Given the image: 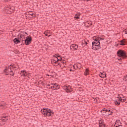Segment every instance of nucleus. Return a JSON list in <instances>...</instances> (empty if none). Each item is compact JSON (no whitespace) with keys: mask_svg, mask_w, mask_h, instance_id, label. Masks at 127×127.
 <instances>
[{"mask_svg":"<svg viewBox=\"0 0 127 127\" xmlns=\"http://www.w3.org/2000/svg\"><path fill=\"white\" fill-rule=\"evenodd\" d=\"M87 42H89V40H87Z\"/></svg>","mask_w":127,"mask_h":127,"instance_id":"52","label":"nucleus"},{"mask_svg":"<svg viewBox=\"0 0 127 127\" xmlns=\"http://www.w3.org/2000/svg\"><path fill=\"white\" fill-rule=\"evenodd\" d=\"M20 40H21V39L19 37H18V38H15L13 41L15 44H18V43H20Z\"/></svg>","mask_w":127,"mask_h":127,"instance_id":"6","label":"nucleus"},{"mask_svg":"<svg viewBox=\"0 0 127 127\" xmlns=\"http://www.w3.org/2000/svg\"><path fill=\"white\" fill-rule=\"evenodd\" d=\"M53 86H52V88H55V87H54V85H53Z\"/></svg>","mask_w":127,"mask_h":127,"instance_id":"42","label":"nucleus"},{"mask_svg":"<svg viewBox=\"0 0 127 127\" xmlns=\"http://www.w3.org/2000/svg\"><path fill=\"white\" fill-rule=\"evenodd\" d=\"M78 47H79L78 46V45L73 44L70 46V49H73L72 50L73 51H75V50H77Z\"/></svg>","mask_w":127,"mask_h":127,"instance_id":"5","label":"nucleus"},{"mask_svg":"<svg viewBox=\"0 0 127 127\" xmlns=\"http://www.w3.org/2000/svg\"><path fill=\"white\" fill-rule=\"evenodd\" d=\"M5 75H8V73H6Z\"/></svg>","mask_w":127,"mask_h":127,"instance_id":"48","label":"nucleus"},{"mask_svg":"<svg viewBox=\"0 0 127 127\" xmlns=\"http://www.w3.org/2000/svg\"><path fill=\"white\" fill-rule=\"evenodd\" d=\"M22 44H21V45H24V44H23V42H22Z\"/></svg>","mask_w":127,"mask_h":127,"instance_id":"40","label":"nucleus"},{"mask_svg":"<svg viewBox=\"0 0 127 127\" xmlns=\"http://www.w3.org/2000/svg\"><path fill=\"white\" fill-rule=\"evenodd\" d=\"M118 101L122 102V103H125V102H127V99L126 98L123 99L122 97H120L118 99Z\"/></svg>","mask_w":127,"mask_h":127,"instance_id":"11","label":"nucleus"},{"mask_svg":"<svg viewBox=\"0 0 127 127\" xmlns=\"http://www.w3.org/2000/svg\"><path fill=\"white\" fill-rule=\"evenodd\" d=\"M99 39H95L93 42H95L96 43H98V44H101L100 43V40H104V38H99Z\"/></svg>","mask_w":127,"mask_h":127,"instance_id":"9","label":"nucleus"},{"mask_svg":"<svg viewBox=\"0 0 127 127\" xmlns=\"http://www.w3.org/2000/svg\"><path fill=\"white\" fill-rule=\"evenodd\" d=\"M125 79H126V81H127V75L125 77Z\"/></svg>","mask_w":127,"mask_h":127,"instance_id":"39","label":"nucleus"},{"mask_svg":"<svg viewBox=\"0 0 127 127\" xmlns=\"http://www.w3.org/2000/svg\"><path fill=\"white\" fill-rule=\"evenodd\" d=\"M54 60H56V61H57V59L56 58H55V59H54Z\"/></svg>","mask_w":127,"mask_h":127,"instance_id":"44","label":"nucleus"},{"mask_svg":"<svg viewBox=\"0 0 127 127\" xmlns=\"http://www.w3.org/2000/svg\"><path fill=\"white\" fill-rule=\"evenodd\" d=\"M59 61L61 62V60H62V58L60 57V59H58Z\"/></svg>","mask_w":127,"mask_h":127,"instance_id":"34","label":"nucleus"},{"mask_svg":"<svg viewBox=\"0 0 127 127\" xmlns=\"http://www.w3.org/2000/svg\"><path fill=\"white\" fill-rule=\"evenodd\" d=\"M42 83H43V86H44V82H42Z\"/></svg>","mask_w":127,"mask_h":127,"instance_id":"45","label":"nucleus"},{"mask_svg":"<svg viewBox=\"0 0 127 127\" xmlns=\"http://www.w3.org/2000/svg\"><path fill=\"white\" fill-rule=\"evenodd\" d=\"M44 34H45L46 36H48V37L50 36V35H49V34L48 33V31H47V32H45Z\"/></svg>","mask_w":127,"mask_h":127,"instance_id":"24","label":"nucleus"},{"mask_svg":"<svg viewBox=\"0 0 127 127\" xmlns=\"http://www.w3.org/2000/svg\"><path fill=\"white\" fill-rule=\"evenodd\" d=\"M22 76H26V72L25 73H23Z\"/></svg>","mask_w":127,"mask_h":127,"instance_id":"36","label":"nucleus"},{"mask_svg":"<svg viewBox=\"0 0 127 127\" xmlns=\"http://www.w3.org/2000/svg\"><path fill=\"white\" fill-rule=\"evenodd\" d=\"M6 121H8V118H7L6 119H4L3 118H2L1 119H0V123H5L6 122Z\"/></svg>","mask_w":127,"mask_h":127,"instance_id":"13","label":"nucleus"},{"mask_svg":"<svg viewBox=\"0 0 127 127\" xmlns=\"http://www.w3.org/2000/svg\"><path fill=\"white\" fill-rule=\"evenodd\" d=\"M25 32H21V33L18 35V37H20V39L22 38V37H24V39H25Z\"/></svg>","mask_w":127,"mask_h":127,"instance_id":"7","label":"nucleus"},{"mask_svg":"<svg viewBox=\"0 0 127 127\" xmlns=\"http://www.w3.org/2000/svg\"><path fill=\"white\" fill-rule=\"evenodd\" d=\"M2 106H3L2 105H0V107H2Z\"/></svg>","mask_w":127,"mask_h":127,"instance_id":"49","label":"nucleus"},{"mask_svg":"<svg viewBox=\"0 0 127 127\" xmlns=\"http://www.w3.org/2000/svg\"><path fill=\"white\" fill-rule=\"evenodd\" d=\"M103 115H105V113H103Z\"/></svg>","mask_w":127,"mask_h":127,"instance_id":"53","label":"nucleus"},{"mask_svg":"<svg viewBox=\"0 0 127 127\" xmlns=\"http://www.w3.org/2000/svg\"><path fill=\"white\" fill-rule=\"evenodd\" d=\"M125 34H127V29L125 30Z\"/></svg>","mask_w":127,"mask_h":127,"instance_id":"37","label":"nucleus"},{"mask_svg":"<svg viewBox=\"0 0 127 127\" xmlns=\"http://www.w3.org/2000/svg\"><path fill=\"white\" fill-rule=\"evenodd\" d=\"M10 76H14V73H13V71H12V70L10 71Z\"/></svg>","mask_w":127,"mask_h":127,"instance_id":"25","label":"nucleus"},{"mask_svg":"<svg viewBox=\"0 0 127 127\" xmlns=\"http://www.w3.org/2000/svg\"><path fill=\"white\" fill-rule=\"evenodd\" d=\"M64 89L65 90L66 93H70L72 91V88L70 86H64Z\"/></svg>","mask_w":127,"mask_h":127,"instance_id":"4","label":"nucleus"},{"mask_svg":"<svg viewBox=\"0 0 127 127\" xmlns=\"http://www.w3.org/2000/svg\"><path fill=\"white\" fill-rule=\"evenodd\" d=\"M82 46H86L88 45V43L87 42V41L84 40L83 41H82Z\"/></svg>","mask_w":127,"mask_h":127,"instance_id":"14","label":"nucleus"},{"mask_svg":"<svg viewBox=\"0 0 127 127\" xmlns=\"http://www.w3.org/2000/svg\"><path fill=\"white\" fill-rule=\"evenodd\" d=\"M99 76L101 78H106V77H107V75L106 74V72H100Z\"/></svg>","mask_w":127,"mask_h":127,"instance_id":"10","label":"nucleus"},{"mask_svg":"<svg viewBox=\"0 0 127 127\" xmlns=\"http://www.w3.org/2000/svg\"><path fill=\"white\" fill-rule=\"evenodd\" d=\"M0 126H4L5 125V122H0Z\"/></svg>","mask_w":127,"mask_h":127,"instance_id":"29","label":"nucleus"},{"mask_svg":"<svg viewBox=\"0 0 127 127\" xmlns=\"http://www.w3.org/2000/svg\"><path fill=\"white\" fill-rule=\"evenodd\" d=\"M53 90H57V88L53 89Z\"/></svg>","mask_w":127,"mask_h":127,"instance_id":"47","label":"nucleus"},{"mask_svg":"<svg viewBox=\"0 0 127 127\" xmlns=\"http://www.w3.org/2000/svg\"><path fill=\"white\" fill-rule=\"evenodd\" d=\"M23 41H24L25 45H29L32 41V38L30 36L28 37L25 40H22V42H23Z\"/></svg>","mask_w":127,"mask_h":127,"instance_id":"3","label":"nucleus"},{"mask_svg":"<svg viewBox=\"0 0 127 127\" xmlns=\"http://www.w3.org/2000/svg\"><path fill=\"white\" fill-rule=\"evenodd\" d=\"M56 59H57V60H52V63H54L55 64H58V62L59 61V60H58V58L56 57Z\"/></svg>","mask_w":127,"mask_h":127,"instance_id":"12","label":"nucleus"},{"mask_svg":"<svg viewBox=\"0 0 127 127\" xmlns=\"http://www.w3.org/2000/svg\"><path fill=\"white\" fill-rule=\"evenodd\" d=\"M92 47H94L95 46H96L97 45H100L101 44H99V43H98L92 42Z\"/></svg>","mask_w":127,"mask_h":127,"instance_id":"16","label":"nucleus"},{"mask_svg":"<svg viewBox=\"0 0 127 127\" xmlns=\"http://www.w3.org/2000/svg\"><path fill=\"white\" fill-rule=\"evenodd\" d=\"M106 127V124H102V125H99V127Z\"/></svg>","mask_w":127,"mask_h":127,"instance_id":"30","label":"nucleus"},{"mask_svg":"<svg viewBox=\"0 0 127 127\" xmlns=\"http://www.w3.org/2000/svg\"><path fill=\"white\" fill-rule=\"evenodd\" d=\"M112 110H110V109H107L106 110V112H109V113H110V112Z\"/></svg>","mask_w":127,"mask_h":127,"instance_id":"33","label":"nucleus"},{"mask_svg":"<svg viewBox=\"0 0 127 127\" xmlns=\"http://www.w3.org/2000/svg\"><path fill=\"white\" fill-rule=\"evenodd\" d=\"M54 57H55V58H56V57H57V55H55L54 56Z\"/></svg>","mask_w":127,"mask_h":127,"instance_id":"38","label":"nucleus"},{"mask_svg":"<svg viewBox=\"0 0 127 127\" xmlns=\"http://www.w3.org/2000/svg\"><path fill=\"white\" fill-rule=\"evenodd\" d=\"M74 18H76V19H80V14H75Z\"/></svg>","mask_w":127,"mask_h":127,"instance_id":"18","label":"nucleus"},{"mask_svg":"<svg viewBox=\"0 0 127 127\" xmlns=\"http://www.w3.org/2000/svg\"><path fill=\"white\" fill-rule=\"evenodd\" d=\"M125 43H126V42L124 40H121L120 41V45H122V46L125 45Z\"/></svg>","mask_w":127,"mask_h":127,"instance_id":"21","label":"nucleus"},{"mask_svg":"<svg viewBox=\"0 0 127 127\" xmlns=\"http://www.w3.org/2000/svg\"><path fill=\"white\" fill-rule=\"evenodd\" d=\"M25 34H26L27 35H28V34L27 32H25Z\"/></svg>","mask_w":127,"mask_h":127,"instance_id":"43","label":"nucleus"},{"mask_svg":"<svg viewBox=\"0 0 127 127\" xmlns=\"http://www.w3.org/2000/svg\"><path fill=\"white\" fill-rule=\"evenodd\" d=\"M6 71H7V68H5V69H4V72L5 73H7V72H6Z\"/></svg>","mask_w":127,"mask_h":127,"instance_id":"32","label":"nucleus"},{"mask_svg":"<svg viewBox=\"0 0 127 127\" xmlns=\"http://www.w3.org/2000/svg\"><path fill=\"white\" fill-rule=\"evenodd\" d=\"M2 119H8V116H2Z\"/></svg>","mask_w":127,"mask_h":127,"instance_id":"27","label":"nucleus"},{"mask_svg":"<svg viewBox=\"0 0 127 127\" xmlns=\"http://www.w3.org/2000/svg\"><path fill=\"white\" fill-rule=\"evenodd\" d=\"M52 88H53L52 86H51V89H52Z\"/></svg>","mask_w":127,"mask_h":127,"instance_id":"51","label":"nucleus"},{"mask_svg":"<svg viewBox=\"0 0 127 127\" xmlns=\"http://www.w3.org/2000/svg\"><path fill=\"white\" fill-rule=\"evenodd\" d=\"M57 56V58H58V57H60V56Z\"/></svg>","mask_w":127,"mask_h":127,"instance_id":"46","label":"nucleus"},{"mask_svg":"<svg viewBox=\"0 0 127 127\" xmlns=\"http://www.w3.org/2000/svg\"><path fill=\"white\" fill-rule=\"evenodd\" d=\"M115 104L116 106H118V105H121V102L119 100H116L115 101Z\"/></svg>","mask_w":127,"mask_h":127,"instance_id":"19","label":"nucleus"},{"mask_svg":"<svg viewBox=\"0 0 127 127\" xmlns=\"http://www.w3.org/2000/svg\"><path fill=\"white\" fill-rule=\"evenodd\" d=\"M114 127H122V125H119L118 126L115 125Z\"/></svg>","mask_w":127,"mask_h":127,"instance_id":"35","label":"nucleus"},{"mask_svg":"<svg viewBox=\"0 0 127 127\" xmlns=\"http://www.w3.org/2000/svg\"><path fill=\"white\" fill-rule=\"evenodd\" d=\"M70 71H72V69H70Z\"/></svg>","mask_w":127,"mask_h":127,"instance_id":"50","label":"nucleus"},{"mask_svg":"<svg viewBox=\"0 0 127 127\" xmlns=\"http://www.w3.org/2000/svg\"><path fill=\"white\" fill-rule=\"evenodd\" d=\"M41 112L45 117H52L54 115V112L51 109L47 108L42 109Z\"/></svg>","mask_w":127,"mask_h":127,"instance_id":"1","label":"nucleus"},{"mask_svg":"<svg viewBox=\"0 0 127 127\" xmlns=\"http://www.w3.org/2000/svg\"><path fill=\"white\" fill-rule=\"evenodd\" d=\"M88 74H89V69L86 68L85 71L84 72V75L85 76H88Z\"/></svg>","mask_w":127,"mask_h":127,"instance_id":"15","label":"nucleus"},{"mask_svg":"<svg viewBox=\"0 0 127 127\" xmlns=\"http://www.w3.org/2000/svg\"><path fill=\"white\" fill-rule=\"evenodd\" d=\"M47 86H48V87H50V84H48Z\"/></svg>","mask_w":127,"mask_h":127,"instance_id":"41","label":"nucleus"},{"mask_svg":"<svg viewBox=\"0 0 127 127\" xmlns=\"http://www.w3.org/2000/svg\"><path fill=\"white\" fill-rule=\"evenodd\" d=\"M21 72L23 74V73H26V71H25V70H21Z\"/></svg>","mask_w":127,"mask_h":127,"instance_id":"31","label":"nucleus"},{"mask_svg":"<svg viewBox=\"0 0 127 127\" xmlns=\"http://www.w3.org/2000/svg\"><path fill=\"white\" fill-rule=\"evenodd\" d=\"M113 114H114V112H113V110H111L110 112V114L108 113L107 114H108V116H112Z\"/></svg>","mask_w":127,"mask_h":127,"instance_id":"26","label":"nucleus"},{"mask_svg":"<svg viewBox=\"0 0 127 127\" xmlns=\"http://www.w3.org/2000/svg\"><path fill=\"white\" fill-rule=\"evenodd\" d=\"M29 14H30V15H31V16H32V17H35V16H36L35 14H34L32 12H30Z\"/></svg>","mask_w":127,"mask_h":127,"instance_id":"22","label":"nucleus"},{"mask_svg":"<svg viewBox=\"0 0 127 127\" xmlns=\"http://www.w3.org/2000/svg\"><path fill=\"white\" fill-rule=\"evenodd\" d=\"M92 49L93 50H99V49H101L102 48L101 47V44L100 45L94 46V47H92Z\"/></svg>","mask_w":127,"mask_h":127,"instance_id":"8","label":"nucleus"},{"mask_svg":"<svg viewBox=\"0 0 127 127\" xmlns=\"http://www.w3.org/2000/svg\"><path fill=\"white\" fill-rule=\"evenodd\" d=\"M117 56L119 57H123L124 59L127 58V53L122 50H119L117 53Z\"/></svg>","mask_w":127,"mask_h":127,"instance_id":"2","label":"nucleus"},{"mask_svg":"<svg viewBox=\"0 0 127 127\" xmlns=\"http://www.w3.org/2000/svg\"><path fill=\"white\" fill-rule=\"evenodd\" d=\"M52 85H54L55 88H58V89H59V85L58 84H57V83H55V84H52Z\"/></svg>","mask_w":127,"mask_h":127,"instance_id":"23","label":"nucleus"},{"mask_svg":"<svg viewBox=\"0 0 127 127\" xmlns=\"http://www.w3.org/2000/svg\"><path fill=\"white\" fill-rule=\"evenodd\" d=\"M99 124L100 125V126H101V125H103L104 124V120L101 119L99 121Z\"/></svg>","mask_w":127,"mask_h":127,"instance_id":"20","label":"nucleus"},{"mask_svg":"<svg viewBox=\"0 0 127 127\" xmlns=\"http://www.w3.org/2000/svg\"><path fill=\"white\" fill-rule=\"evenodd\" d=\"M48 76H49V75L48 74Z\"/></svg>","mask_w":127,"mask_h":127,"instance_id":"54","label":"nucleus"},{"mask_svg":"<svg viewBox=\"0 0 127 127\" xmlns=\"http://www.w3.org/2000/svg\"><path fill=\"white\" fill-rule=\"evenodd\" d=\"M64 63H66V62L61 61L60 63H58V65H60V67H61V65H62V64H64Z\"/></svg>","mask_w":127,"mask_h":127,"instance_id":"17","label":"nucleus"},{"mask_svg":"<svg viewBox=\"0 0 127 127\" xmlns=\"http://www.w3.org/2000/svg\"><path fill=\"white\" fill-rule=\"evenodd\" d=\"M101 112H105V114L107 113V109L106 108L103 109Z\"/></svg>","mask_w":127,"mask_h":127,"instance_id":"28","label":"nucleus"}]
</instances>
